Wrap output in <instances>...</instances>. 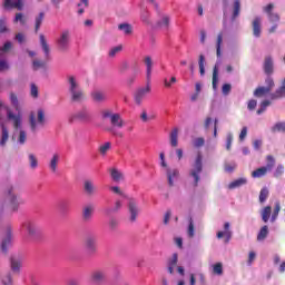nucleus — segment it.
<instances>
[{"label":"nucleus","mask_w":285,"mask_h":285,"mask_svg":"<svg viewBox=\"0 0 285 285\" xmlns=\"http://www.w3.org/2000/svg\"><path fill=\"white\" fill-rule=\"evenodd\" d=\"M169 139H170V146H173V148H177V146H179V129L178 128H174L169 135Z\"/></svg>","instance_id":"412c9836"},{"label":"nucleus","mask_w":285,"mask_h":285,"mask_svg":"<svg viewBox=\"0 0 285 285\" xmlns=\"http://www.w3.org/2000/svg\"><path fill=\"white\" fill-rule=\"evenodd\" d=\"M57 164H59V154H53L49 163V168L52 173H57Z\"/></svg>","instance_id":"2f4dec72"},{"label":"nucleus","mask_w":285,"mask_h":285,"mask_svg":"<svg viewBox=\"0 0 285 285\" xmlns=\"http://www.w3.org/2000/svg\"><path fill=\"white\" fill-rule=\"evenodd\" d=\"M178 262L177 253L173 254L171 258L168 261V266L176 268Z\"/></svg>","instance_id":"052dcab7"},{"label":"nucleus","mask_w":285,"mask_h":285,"mask_svg":"<svg viewBox=\"0 0 285 285\" xmlns=\"http://www.w3.org/2000/svg\"><path fill=\"white\" fill-rule=\"evenodd\" d=\"M30 95L33 97V99H37L39 97V87L37 85L31 83Z\"/></svg>","instance_id":"680f3d73"},{"label":"nucleus","mask_w":285,"mask_h":285,"mask_svg":"<svg viewBox=\"0 0 285 285\" xmlns=\"http://www.w3.org/2000/svg\"><path fill=\"white\" fill-rule=\"evenodd\" d=\"M4 32H8V24L6 22V18L0 19V35H4Z\"/></svg>","instance_id":"bf43d9fd"},{"label":"nucleus","mask_w":285,"mask_h":285,"mask_svg":"<svg viewBox=\"0 0 285 285\" xmlns=\"http://www.w3.org/2000/svg\"><path fill=\"white\" fill-rule=\"evenodd\" d=\"M224 230L225 232L217 233V238L222 239V237H225V244H228V242H230V237H233V232H230V223L224 224Z\"/></svg>","instance_id":"f3484780"},{"label":"nucleus","mask_w":285,"mask_h":285,"mask_svg":"<svg viewBox=\"0 0 285 285\" xmlns=\"http://www.w3.org/2000/svg\"><path fill=\"white\" fill-rule=\"evenodd\" d=\"M89 281L94 285H102L108 282V272L104 268L94 269L89 276Z\"/></svg>","instance_id":"423d86ee"},{"label":"nucleus","mask_w":285,"mask_h":285,"mask_svg":"<svg viewBox=\"0 0 285 285\" xmlns=\"http://www.w3.org/2000/svg\"><path fill=\"white\" fill-rule=\"evenodd\" d=\"M7 109V119L13 122L14 130H19L21 128V115H14L10 108L6 107Z\"/></svg>","instance_id":"dca6fc26"},{"label":"nucleus","mask_w":285,"mask_h":285,"mask_svg":"<svg viewBox=\"0 0 285 285\" xmlns=\"http://www.w3.org/2000/svg\"><path fill=\"white\" fill-rule=\"evenodd\" d=\"M46 66V62L41 60H33L32 61V68L33 70H39V68H43Z\"/></svg>","instance_id":"e2e57ef3"},{"label":"nucleus","mask_w":285,"mask_h":285,"mask_svg":"<svg viewBox=\"0 0 285 285\" xmlns=\"http://www.w3.org/2000/svg\"><path fill=\"white\" fill-rule=\"evenodd\" d=\"M83 191L88 197H92V195L97 194V186H95V183L92 180L87 179L83 181Z\"/></svg>","instance_id":"a211bd4d"},{"label":"nucleus","mask_w":285,"mask_h":285,"mask_svg":"<svg viewBox=\"0 0 285 285\" xmlns=\"http://www.w3.org/2000/svg\"><path fill=\"white\" fill-rule=\"evenodd\" d=\"M268 195H269L268 188L263 187L259 193V203L264 204V202H266V199H268Z\"/></svg>","instance_id":"a19ab883"},{"label":"nucleus","mask_w":285,"mask_h":285,"mask_svg":"<svg viewBox=\"0 0 285 285\" xmlns=\"http://www.w3.org/2000/svg\"><path fill=\"white\" fill-rule=\"evenodd\" d=\"M29 164H30V168L32 169L37 168V166H39V160H37V156H35L33 154H30Z\"/></svg>","instance_id":"864d4df0"},{"label":"nucleus","mask_w":285,"mask_h":285,"mask_svg":"<svg viewBox=\"0 0 285 285\" xmlns=\"http://www.w3.org/2000/svg\"><path fill=\"white\" fill-rule=\"evenodd\" d=\"M222 43H224V33L220 32L217 36L216 40V56L219 58L222 57Z\"/></svg>","instance_id":"c85d7f7f"},{"label":"nucleus","mask_w":285,"mask_h":285,"mask_svg":"<svg viewBox=\"0 0 285 285\" xmlns=\"http://www.w3.org/2000/svg\"><path fill=\"white\" fill-rule=\"evenodd\" d=\"M268 92H271V88L258 87L255 89L254 96L255 97H264V95H268Z\"/></svg>","instance_id":"c9c22d12"},{"label":"nucleus","mask_w":285,"mask_h":285,"mask_svg":"<svg viewBox=\"0 0 285 285\" xmlns=\"http://www.w3.org/2000/svg\"><path fill=\"white\" fill-rule=\"evenodd\" d=\"M247 179L246 178H238L234 181H232L229 185H228V188L229 190H233L235 188H239V186H244L245 184H247Z\"/></svg>","instance_id":"c756f323"},{"label":"nucleus","mask_w":285,"mask_h":285,"mask_svg":"<svg viewBox=\"0 0 285 285\" xmlns=\"http://www.w3.org/2000/svg\"><path fill=\"white\" fill-rule=\"evenodd\" d=\"M271 170L265 166V167H259L257 169H255L253 173H252V177L254 179H259L262 177H266V173H269Z\"/></svg>","instance_id":"4be33fe9"},{"label":"nucleus","mask_w":285,"mask_h":285,"mask_svg":"<svg viewBox=\"0 0 285 285\" xmlns=\"http://www.w3.org/2000/svg\"><path fill=\"white\" fill-rule=\"evenodd\" d=\"M91 97L94 101H97L98 104H100L101 101H106V94H104L102 91H94L91 94Z\"/></svg>","instance_id":"473e14b6"},{"label":"nucleus","mask_w":285,"mask_h":285,"mask_svg":"<svg viewBox=\"0 0 285 285\" xmlns=\"http://www.w3.org/2000/svg\"><path fill=\"white\" fill-rule=\"evenodd\" d=\"M102 119H109L110 128H108V131L114 135V137H119L122 139L124 132L117 130V128H124L126 126V122L124 121V118H121L120 114H115L110 109H106L101 112Z\"/></svg>","instance_id":"f257e3e1"},{"label":"nucleus","mask_w":285,"mask_h":285,"mask_svg":"<svg viewBox=\"0 0 285 285\" xmlns=\"http://www.w3.org/2000/svg\"><path fill=\"white\" fill-rule=\"evenodd\" d=\"M213 273L214 275H224V266L222 265V263H216L213 266Z\"/></svg>","instance_id":"a18cd8bd"},{"label":"nucleus","mask_w":285,"mask_h":285,"mask_svg":"<svg viewBox=\"0 0 285 285\" xmlns=\"http://www.w3.org/2000/svg\"><path fill=\"white\" fill-rule=\"evenodd\" d=\"M39 39L42 52H45L46 61H50V45H48V40H46V36H43V33L39 36Z\"/></svg>","instance_id":"aec40b11"},{"label":"nucleus","mask_w":285,"mask_h":285,"mask_svg":"<svg viewBox=\"0 0 285 285\" xmlns=\"http://www.w3.org/2000/svg\"><path fill=\"white\" fill-rule=\"evenodd\" d=\"M145 65L147 67V79H150V75L153 72V58L149 56L145 57Z\"/></svg>","instance_id":"e433bc0d"},{"label":"nucleus","mask_w":285,"mask_h":285,"mask_svg":"<svg viewBox=\"0 0 285 285\" xmlns=\"http://www.w3.org/2000/svg\"><path fill=\"white\" fill-rule=\"evenodd\" d=\"M4 10H23V0H4Z\"/></svg>","instance_id":"4468645a"},{"label":"nucleus","mask_w":285,"mask_h":285,"mask_svg":"<svg viewBox=\"0 0 285 285\" xmlns=\"http://www.w3.org/2000/svg\"><path fill=\"white\" fill-rule=\"evenodd\" d=\"M205 62H206V58L204 57V55H200L198 60V66H199V72L202 77L206 75V68L204 67Z\"/></svg>","instance_id":"ea45409f"},{"label":"nucleus","mask_w":285,"mask_h":285,"mask_svg":"<svg viewBox=\"0 0 285 285\" xmlns=\"http://www.w3.org/2000/svg\"><path fill=\"white\" fill-rule=\"evenodd\" d=\"M173 83H177V78L175 76H173L170 78V80H168V78H165L164 79V86L165 88H171L173 87Z\"/></svg>","instance_id":"4d7b16f0"},{"label":"nucleus","mask_w":285,"mask_h":285,"mask_svg":"<svg viewBox=\"0 0 285 285\" xmlns=\"http://www.w3.org/2000/svg\"><path fill=\"white\" fill-rule=\"evenodd\" d=\"M204 144H206V140L203 137H198L193 141L194 148H202Z\"/></svg>","instance_id":"6e6d98bb"},{"label":"nucleus","mask_w":285,"mask_h":285,"mask_svg":"<svg viewBox=\"0 0 285 285\" xmlns=\"http://www.w3.org/2000/svg\"><path fill=\"white\" fill-rule=\"evenodd\" d=\"M2 132L0 138V146H6L8 144V139H10V132L8 131V127L1 124Z\"/></svg>","instance_id":"5701e85b"},{"label":"nucleus","mask_w":285,"mask_h":285,"mask_svg":"<svg viewBox=\"0 0 285 285\" xmlns=\"http://www.w3.org/2000/svg\"><path fill=\"white\" fill-rule=\"evenodd\" d=\"M127 210H128L129 222L131 224H135V222H137V217H139V213L141 212L139 209V204L137 203V199L128 198Z\"/></svg>","instance_id":"6e6552de"},{"label":"nucleus","mask_w":285,"mask_h":285,"mask_svg":"<svg viewBox=\"0 0 285 285\" xmlns=\"http://www.w3.org/2000/svg\"><path fill=\"white\" fill-rule=\"evenodd\" d=\"M92 213H95V208L90 205L86 206L82 210V218L85 222H90L92 218Z\"/></svg>","instance_id":"bb28decb"},{"label":"nucleus","mask_w":285,"mask_h":285,"mask_svg":"<svg viewBox=\"0 0 285 285\" xmlns=\"http://www.w3.org/2000/svg\"><path fill=\"white\" fill-rule=\"evenodd\" d=\"M76 121H80L81 124H90L92 121V114H90L87 108H83L69 116V124H75Z\"/></svg>","instance_id":"0eeeda50"},{"label":"nucleus","mask_w":285,"mask_h":285,"mask_svg":"<svg viewBox=\"0 0 285 285\" xmlns=\"http://www.w3.org/2000/svg\"><path fill=\"white\" fill-rule=\"evenodd\" d=\"M219 81V67L214 66L212 86L214 90H217V82Z\"/></svg>","instance_id":"cd10ccee"},{"label":"nucleus","mask_w":285,"mask_h":285,"mask_svg":"<svg viewBox=\"0 0 285 285\" xmlns=\"http://www.w3.org/2000/svg\"><path fill=\"white\" fill-rule=\"evenodd\" d=\"M272 131L274 132H285V122H277L272 127Z\"/></svg>","instance_id":"603ef678"},{"label":"nucleus","mask_w":285,"mask_h":285,"mask_svg":"<svg viewBox=\"0 0 285 285\" xmlns=\"http://www.w3.org/2000/svg\"><path fill=\"white\" fill-rule=\"evenodd\" d=\"M187 235L188 237H195V223L193 222V218H189Z\"/></svg>","instance_id":"3c124183"},{"label":"nucleus","mask_w":285,"mask_h":285,"mask_svg":"<svg viewBox=\"0 0 285 285\" xmlns=\"http://www.w3.org/2000/svg\"><path fill=\"white\" fill-rule=\"evenodd\" d=\"M284 175V165H278L274 171V177H282Z\"/></svg>","instance_id":"0e129e2a"},{"label":"nucleus","mask_w":285,"mask_h":285,"mask_svg":"<svg viewBox=\"0 0 285 285\" xmlns=\"http://www.w3.org/2000/svg\"><path fill=\"white\" fill-rule=\"evenodd\" d=\"M268 237V226L267 225H264L261 230L258 232V235H257V240L258 242H264V239Z\"/></svg>","instance_id":"72a5a7b5"},{"label":"nucleus","mask_w":285,"mask_h":285,"mask_svg":"<svg viewBox=\"0 0 285 285\" xmlns=\"http://www.w3.org/2000/svg\"><path fill=\"white\" fill-rule=\"evenodd\" d=\"M110 176L114 181H121V179H124V174L117 168L110 169Z\"/></svg>","instance_id":"7c9ffc66"},{"label":"nucleus","mask_w":285,"mask_h":285,"mask_svg":"<svg viewBox=\"0 0 285 285\" xmlns=\"http://www.w3.org/2000/svg\"><path fill=\"white\" fill-rule=\"evenodd\" d=\"M28 19L23 16V13H17L14 18V23H21V26H26Z\"/></svg>","instance_id":"8fccbe9b"},{"label":"nucleus","mask_w":285,"mask_h":285,"mask_svg":"<svg viewBox=\"0 0 285 285\" xmlns=\"http://www.w3.org/2000/svg\"><path fill=\"white\" fill-rule=\"evenodd\" d=\"M83 248L87 255H95L97 253V236L87 235L83 240Z\"/></svg>","instance_id":"f8f14e48"},{"label":"nucleus","mask_w":285,"mask_h":285,"mask_svg":"<svg viewBox=\"0 0 285 285\" xmlns=\"http://www.w3.org/2000/svg\"><path fill=\"white\" fill-rule=\"evenodd\" d=\"M264 72L265 75H273V58L271 56L265 58Z\"/></svg>","instance_id":"393cba45"},{"label":"nucleus","mask_w":285,"mask_h":285,"mask_svg":"<svg viewBox=\"0 0 285 285\" xmlns=\"http://www.w3.org/2000/svg\"><path fill=\"white\" fill-rule=\"evenodd\" d=\"M9 99L13 108H16V110H19V98L17 97V94L11 91L9 94Z\"/></svg>","instance_id":"58836bf2"},{"label":"nucleus","mask_w":285,"mask_h":285,"mask_svg":"<svg viewBox=\"0 0 285 285\" xmlns=\"http://www.w3.org/2000/svg\"><path fill=\"white\" fill-rule=\"evenodd\" d=\"M279 210H282V205H279V203L275 204L274 210L273 207L265 206L261 212V217L264 224H268V222L275 224L277 217H279Z\"/></svg>","instance_id":"f03ea898"},{"label":"nucleus","mask_w":285,"mask_h":285,"mask_svg":"<svg viewBox=\"0 0 285 285\" xmlns=\"http://www.w3.org/2000/svg\"><path fill=\"white\" fill-rule=\"evenodd\" d=\"M232 86H230V83H225V85H223V87H222V92H223V95L226 97V96H228V95H230V90H232Z\"/></svg>","instance_id":"69168bd1"},{"label":"nucleus","mask_w":285,"mask_h":285,"mask_svg":"<svg viewBox=\"0 0 285 285\" xmlns=\"http://www.w3.org/2000/svg\"><path fill=\"white\" fill-rule=\"evenodd\" d=\"M168 26H170V17L164 16L160 21H158V28H166L168 30Z\"/></svg>","instance_id":"37998d69"},{"label":"nucleus","mask_w":285,"mask_h":285,"mask_svg":"<svg viewBox=\"0 0 285 285\" xmlns=\"http://www.w3.org/2000/svg\"><path fill=\"white\" fill-rule=\"evenodd\" d=\"M252 28H253L254 37L259 39V37H262V18L261 17L254 18L252 22Z\"/></svg>","instance_id":"6ab92c4d"},{"label":"nucleus","mask_w":285,"mask_h":285,"mask_svg":"<svg viewBox=\"0 0 285 285\" xmlns=\"http://www.w3.org/2000/svg\"><path fill=\"white\" fill-rule=\"evenodd\" d=\"M203 159L204 157L202 156V151H198L196 159L193 164V168L189 171V177H193L194 179V188H197L199 186V175H202V170H204Z\"/></svg>","instance_id":"7ed1b4c3"},{"label":"nucleus","mask_w":285,"mask_h":285,"mask_svg":"<svg viewBox=\"0 0 285 285\" xmlns=\"http://www.w3.org/2000/svg\"><path fill=\"white\" fill-rule=\"evenodd\" d=\"M111 146H112V144H110L109 141L101 145L99 147L100 155H106L108 153V150H110Z\"/></svg>","instance_id":"5fc2aeb1"},{"label":"nucleus","mask_w":285,"mask_h":285,"mask_svg":"<svg viewBox=\"0 0 285 285\" xmlns=\"http://www.w3.org/2000/svg\"><path fill=\"white\" fill-rule=\"evenodd\" d=\"M11 271L19 273L21 271V261L11 258Z\"/></svg>","instance_id":"79ce46f5"},{"label":"nucleus","mask_w":285,"mask_h":285,"mask_svg":"<svg viewBox=\"0 0 285 285\" xmlns=\"http://www.w3.org/2000/svg\"><path fill=\"white\" fill-rule=\"evenodd\" d=\"M118 30H122L125 35H132V26L130 23H120Z\"/></svg>","instance_id":"4c0bfd02"},{"label":"nucleus","mask_w":285,"mask_h":285,"mask_svg":"<svg viewBox=\"0 0 285 285\" xmlns=\"http://www.w3.org/2000/svg\"><path fill=\"white\" fill-rule=\"evenodd\" d=\"M43 17H45V13L40 12L39 16L36 18V27H35L36 32H39V28H41V23H43Z\"/></svg>","instance_id":"de8ad7c7"},{"label":"nucleus","mask_w":285,"mask_h":285,"mask_svg":"<svg viewBox=\"0 0 285 285\" xmlns=\"http://www.w3.org/2000/svg\"><path fill=\"white\" fill-rule=\"evenodd\" d=\"M69 81V92L71 95V101H83L85 99V95H83V90H81V87H79V82H77V79L75 78V76H70L68 78Z\"/></svg>","instance_id":"20e7f679"},{"label":"nucleus","mask_w":285,"mask_h":285,"mask_svg":"<svg viewBox=\"0 0 285 285\" xmlns=\"http://www.w3.org/2000/svg\"><path fill=\"white\" fill-rule=\"evenodd\" d=\"M29 124L32 132H37V128H43L46 126V111L43 109H38L37 115L31 112L29 115Z\"/></svg>","instance_id":"39448f33"},{"label":"nucleus","mask_w":285,"mask_h":285,"mask_svg":"<svg viewBox=\"0 0 285 285\" xmlns=\"http://www.w3.org/2000/svg\"><path fill=\"white\" fill-rule=\"evenodd\" d=\"M240 10H242V3L239 2V0H235L234 1V11H233V16H232L233 21H235V19L239 17Z\"/></svg>","instance_id":"f704fd0d"},{"label":"nucleus","mask_w":285,"mask_h":285,"mask_svg":"<svg viewBox=\"0 0 285 285\" xmlns=\"http://www.w3.org/2000/svg\"><path fill=\"white\" fill-rule=\"evenodd\" d=\"M266 161H267V165L265 166L267 168V170H273V168H275V157L268 155L266 157Z\"/></svg>","instance_id":"49530a36"},{"label":"nucleus","mask_w":285,"mask_h":285,"mask_svg":"<svg viewBox=\"0 0 285 285\" xmlns=\"http://www.w3.org/2000/svg\"><path fill=\"white\" fill-rule=\"evenodd\" d=\"M121 50H124V46H121V45L111 48L109 50V57H111V58L117 57V55H119V52H121Z\"/></svg>","instance_id":"09e8293b"},{"label":"nucleus","mask_w":285,"mask_h":285,"mask_svg":"<svg viewBox=\"0 0 285 285\" xmlns=\"http://www.w3.org/2000/svg\"><path fill=\"white\" fill-rule=\"evenodd\" d=\"M153 92V88L150 87V83H147L144 87H140L136 89L134 94V100L137 106H141L144 104L146 97H148Z\"/></svg>","instance_id":"1a4fd4ad"},{"label":"nucleus","mask_w":285,"mask_h":285,"mask_svg":"<svg viewBox=\"0 0 285 285\" xmlns=\"http://www.w3.org/2000/svg\"><path fill=\"white\" fill-rule=\"evenodd\" d=\"M175 177H179V170L167 168V179H168L169 186H175V181L173 180L175 179Z\"/></svg>","instance_id":"a878e982"},{"label":"nucleus","mask_w":285,"mask_h":285,"mask_svg":"<svg viewBox=\"0 0 285 285\" xmlns=\"http://www.w3.org/2000/svg\"><path fill=\"white\" fill-rule=\"evenodd\" d=\"M269 105H271V101H269V100H264V101L261 104L259 109L257 110V115H262L263 112H265V111H266V108H268Z\"/></svg>","instance_id":"13d9d810"},{"label":"nucleus","mask_w":285,"mask_h":285,"mask_svg":"<svg viewBox=\"0 0 285 285\" xmlns=\"http://www.w3.org/2000/svg\"><path fill=\"white\" fill-rule=\"evenodd\" d=\"M2 284H3V285H12V275H11V274H7V275L2 278Z\"/></svg>","instance_id":"338daca9"},{"label":"nucleus","mask_w":285,"mask_h":285,"mask_svg":"<svg viewBox=\"0 0 285 285\" xmlns=\"http://www.w3.org/2000/svg\"><path fill=\"white\" fill-rule=\"evenodd\" d=\"M4 70H10V65L3 58V53H0V72H4Z\"/></svg>","instance_id":"c03bdc74"},{"label":"nucleus","mask_w":285,"mask_h":285,"mask_svg":"<svg viewBox=\"0 0 285 285\" xmlns=\"http://www.w3.org/2000/svg\"><path fill=\"white\" fill-rule=\"evenodd\" d=\"M7 198L10 203L12 210H17L19 208L20 204H23V200L21 199L19 194H17V190L14 189V187H10L7 190Z\"/></svg>","instance_id":"9b49d317"},{"label":"nucleus","mask_w":285,"mask_h":285,"mask_svg":"<svg viewBox=\"0 0 285 285\" xmlns=\"http://www.w3.org/2000/svg\"><path fill=\"white\" fill-rule=\"evenodd\" d=\"M285 97V79L283 80L282 86L276 89L274 94L271 95V99H282Z\"/></svg>","instance_id":"b1692460"},{"label":"nucleus","mask_w":285,"mask_h":285,"mask_svg":"<svg viewBox=\"0 0 285 285\" xmlns=\"http://www.w3.org/2000/svg\"><path fill=\"white\" fill-rule=\"evenodd\" d=\"M12 244V227H7L4 238L2 239L1 249L2 253H8V246Z\"/></svg>","instance_id":"2eb2a0df"},{"label":"nucleus","mask_w":285,"mask_h":285,"mask_svg":"<svg viewBox=\"0 0 285 285\" xmlns=\"http://www.w3.org/2000/svg\"><path fill=\"white\" fill-rule=\"evenodd\" d=\"M237 168V164L232 163V164H225V171L226 173H233Z\"/></svg>","instance_id":"774afa93"},{"label":"nucleus","mask_w":285,"mask_h":285,"mask_svg":"<svg viewBox=\"0 0 285 285\" xmlns=\"http://www.w3.org/2000/svg\"><path fill=\"white\" fill-rule=\"evenodd\" d=\"M57 48L59 52H68L70 48V31H62L60 37L57 39Z\"/></svg>","instance_id":"9d476101"},{"label":"nucleus","mask_w":285,"mask_h":285,"mask_svg":"<svg viewBox=\"0 0 285 285\" xmlns=\"http://www.w3.org/2000/svg\"><path fill=\"white\" fill-rule=\"evenodd\" d=\"M22 228L28 233L29 237H36L37 233H39V227L32 220H26L22 223Z\"/></svg>","instance_id":"ddd939ff"}]
</instances>
